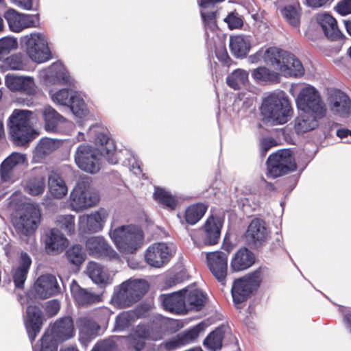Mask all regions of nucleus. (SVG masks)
I'll list each match as a JSON object with an SVG mask.
<instances>
[{"instance_id":"nucleus-1","label":"nucleus","mask_w":351,"mask_h":351,"mask_svg":"<svg viewBox=\"0 0 351 351\" xmlns=\"http://www.w3.org/2000/svg\"><path fill=\"white\" fill-rule=\"evenodd\" d=\"M263 121L271 125L287 123L293 113L291 101L284 91L270 93L263 100L261 107Z\"/></svg>"},{"instance_id":"nucleus-2","label":"nucleus","mask_w":351,"mask_h":351,"mask_svg":"<svg viewBox=\"0 0 351 351\" xmlns=\"http://www.w3.org/2000/svg\"><path fill=\"white\" fill-rule=\"evenodd\" d=\"M108 133V130L95 131V145L99 154L110 164L121 162L124 166L140 169V162L134 154L126 148L117 149L114 141Z\"/></svg>"},{"instance_id":"nucleus-3","label":"nucleus","mask_w":351,"mask_h":351,"mask_svg":"<svg viewBox=\"0 0 351 351\" xmlns=\"http://www.w3.org/2000/svg\"><path fill=\"white\" fill-rule=\"evenodd\" d=\"M265 63L271 65L285 77H300L304 74L301 61L291 52L276 47L266 49Z\"/></svg>"},{"instance_id":"nucleus-4","label":"nucleus","mask_w":351,"mask_h":351,"mask_svg":"<svg viewBox=\"0 0 351 351\" xmlns=\"http://www.w3.org/2000/svg\"><path fill=\"white\" fill-rule=\"evenodd\" d=\"M109 235L120 252L135 254L143 245L144 232L136 225H123L110 230Z\"/></svg>"},{"instance_id":"nucleus-5","label":"nucleus","mask_w":351,"mask_h":351,"mask_svg":"<svg viewBox=\"0 0 351 351\" xmlns=\"http://www.w3.org/2000/svg\"><path fill=\"white\" fill-rule=\"evenodd\" d=\"M28 110L16 109L10 115L8 122L10 140L17 146H23L33 141L38 133L29 125Z\"/></svg>"},{"instance_id":"nucleus-6","label":"nucleus","mask_w":351,"mask_h":351,"mask_svg":"<svg viewBox=\"0 0 351 351\" xmlns=\"http://www.w3.org/2000/svg\"><path fill=\"white\" fill-rule=\"evenodd\" d=\"M262 282V268L258 267L247 275L235 279L231 288L232 300L237 308L242 302L256 292Z\"/></svg>"},{"instance_id":"nucleus-7","label":"nucleus","mask_w":351,"mask_h":351,"mask_svg":"<svg viewBox=\"0 0 351 351\" xmlns=\"http://www.w3.org/2000/svg\"><path fill=\"white\" fill-rule=\"evenodd\" d=\"M91 180L84 178L78 181L70 194L72 209L79 212L95 206L99 200V194L91 188Z\"/></svg>"},{"instance_id":"nucleus-8","label":"nucleus","mask_w":351,"mask_h":351,"mask_svg":"<svg viewBox=\"0 0 351 351\" xmlns=\"http://www.w3.org/2000/svg\"><path fill=\"white\" fill-rule=\"evenodd\" d=\"M267 176L276 178L293 172L297 164L290 149H282L269 156L266 161Z\"/></svg>"},{"instance_id":"nucleus-9","label":"nucleus","mask_w":351,"mask_h":351,"mask_svg":"<svg viewBox=\"0 0 351 351\" xmlns=\"http://www.w3.org/2000/svg\"><path fill=\"white\" fill-rule=\"evenodd\" d=\"M21 45L29 58L37 63L45 62L51 58V53L45 36L40 33L31 34L21 38Z\"/></svg>"},{"instance_id":"nucleus-10","label":"nucleus","mask_w":351,"mask_h":351,"mask_svg":"<svg viewBox=\"0 0 351 351\" xmlns=\"http://www.w3.org/2000/svg\"><path fill=\"white\" fill-rule=\"evenodd\" d=\"M76 88H62L53 94L51 99L59 105L69 107L76 117L82 118L88 114V109L84 99L75 90Z\"/></svg>"},{"instance_id":"nucleus-11","label":"nucleus","mask_w":351,"mask_h":351,"mask_svg":"<svg viewBox=\"0 0 351 351\" xmlns=\"http://www.w3.org/2000/svg\"><path fill=\"white\" fill-rule=\"evenodd\" d=\"M298 109L304 112H311L315 116L324 117L326 109L320 94L313 86H306L300 91L295 99Z\"/></svg>"},{"instance_id":"nucleus-12","label":"nucleus","mask_w":351,"mask_h":351,"mask_svg":"<svg viewBox=\"0 0 351 351\" xmlns=\"http://www.w3.org/2000/svg\"><path fill=\"white\" fill-rule=\"evenodd\" d=\"M96 148L97 147L96 146ZM97 149L91 145L80 144L76 149L75 162L82 171L94 174L100 170L101 162Z\"/></svg>"},{"instance_id":"nucleus-13","label":"nucleus","mask_w":351,"mask_h":351,"mask_svg":"<svg viewBox=\"0 0 351 351\" xmlns=\"http://www.w3.org/2000/svg\"><path fill=\"white\" fill-rule=\"evenodd\" d=\"M206 259L212 274L221 285L224 286L228 271V255L223 252L217 250L208 252Z\"/></svg>"},{"instance_id":"nucleus-14","label":"nucleus","mask_w":351,"mask_h":351,"mask_svg":"<svg viewBox=\"0 0 351 351\" xmlns=\"http://www.w3.org/2000/svg\"><path fill=\"white\" fill-rule=\"evenodd\" d=\"M40 218L41 213L37 206L33 204L27 206L17 223L19 232L26 237L34 234L38 227Z\"/></svg>"},{"instance_id":"nucleus-15","label":"nucleus","mask_w":351,"mask_h":351,"mask_svg":"<svg viewBox=\"0 0 351 351\" xmlns=\"http://www.w3.org/2000/svg\"><path fill=\"white\" fill-rule=\"evenodd\" d=\"M45 248L48 254L56 255L63 252L69 245V240L57 228L45 231L43 239Z\"/></svg>"},{"instance_id":"nucleus-16","label":"nucleus","mask_w":351,"mask_h":351,"mask_svg":"<svg viewBox=\"0 0 351 351\" xmlns=\"http://www.w3.org/2000/svg\"><path fill=\"white\" fill-rule=\"evenodd\" d=\"M35 298L47 299L60 293V287L55 276L42 275L38 278L34 285Z\"/></svg>"},{"instance_id":"nucleus-17","label":"nucleus","mask_w":351,"mask_h":351,"mask_svg":"<svg viewBox=\"0 0 351 351\" xmlns=\"http://www.w3.org/2000/svg\"><path fill=\"white\" fill-rule=\"evenodd\" d=\"M268 232L264 220L253 219L245 232V237L247 244L253 248L261 247L266 241Z\"/></svg>"},{"instance_id":"nucleus-18","label":"nucleus","mask_w":351,"mask_h":351,"mask_svg":"<svg viewBox=\"0 0 351 351\" xmlns=\"http://www.w3.org/2000/svg\"><path fill=\"white\" fill-rule=\"evenodd\" d=\"M331 112L340 117H348L351 114V99L339 89L332 90L328 97Z\"/></svg>"},{"instance_id":"nucleus-19","label":"nucleus","mask_w":351,"mask_h":351,"mask_svg":"<svg viewBox=\"0 0 351 351\" xmlns=\"http://www.w3.org/2000/svg\"><path fill=\"white\" fill-rule=\"evenodd\" d=\"M45 82L51 84L65 85L77 88V82L71 77L69 71L61 62L52 64L45 73Z\"/></svg>"},{"instance_id":"nucleus-20","label":"nucleus","mask_w":351,"mask_h":351,"mask_svg":"<svg viewBox=\"0 0 351 351\" xmlns=\"http://www.w3.org/2000/svg\"><path fill=\"white\" fill-rule=\"evenodd\" d=\"M205 328L206 324L204 322H201L167 341L165 348L168 350H174L180 346L189 344L195 341L199 336V334L204 331Z\"/></svg>"},{"instance_id":"nucleus-21","label":"nucleus","mask_w":351,"mask_h":351,"mask_svg":"<svg viewBox=\"0 0 351 351\" xmlns=\"http://www.w3.org/2000/svg\"><path fill=\"white\" fill-rule=\"evenodd\" d=\"M171 258L169 247L165 243H157L149 246L146 250L145 259L152 267L160 268L166 265Z\"/></svg>"},{"instance_id":"nucleus-22","label":"nucleus","mask_w":351,"mask_h":351,"mask_svg":"<svg viewBox=\"0 0 351 351\" xmlns=\"http://www.w3.org/2000/svg\"><path fill=\"white\" fill-rule=\"evenodd\" d=\"M5 84L12 92L18 91L28 96L36 94L35 82L32 77L7 74L5 77Z\"/></svg>"},{"instance_id":"nucleus-23","label":"nucleus","mask_w":351,"mask_h":351,"mask_svg":"<svg viewBox=\"0 0 351 351\" xmlns=\"http://www.w3.org/2000/svg\"><path fill=\"white\" fill-rule=\"evenodd\" d=\"M26 313L25 328L29 339L32 343L41 330L44 317L41 309L36 305H29L27 307Z\"/></svg>"},{"instance_id":"nucleus-24","label":"nucleus","mask_w":351,"mask_h":351,"mask_svg":"<svg viewBox=\"0 0 351 351\" xmlns=\"http://www.w3.org/2000/svg\"><path fill=\"white\" fill-rule=\"evenodd\" d=\"M184 291L183 289L169 294H161L160 298L164 309L178 315L186 314L189 308L186 304Z\"/></svg>"},{"instance_id":"nucleus-25","label":"nucleus","mask_w":351,"mask_h":351,"mask_svg":"<svg viewBox=\"0 0 351 351\" xmlns=\"http://www.w3.org/2000/svg\"><path fill=\"white\" fill-rule=\"evenodd\" d=\"M86 247L90 255L95 257L117 258V253L101 237H92L86 242Z\"/></svg>"},{"instance_id":"nucleus-26","label":"nucleus","mask_w":351,"mask_h":351,"mask_svg":"<svg viewBox=\"0 0 351 351\" xmlns=\"http://www.w3.org/2000/svg\"><path fill=\"white\" fill-rule=\"evenodd\" d=\"M27 165V156L25 154L14 152L7 156L0 165V178L2 182H9L14 168Z\"/></svg>"},{"instance_id":"nucleus-27","label":"nucleus","mask_w":351,"mask_h":351,"mask_svg":"<svg viewBox=\"0 0 351 351\" xmlns=\"http://www.w3.org/2000/svg\"><path fill=\"white\" fill-rule=\"evenodd\" d=\"M315 19L328 39L335 41L344 37L338 28L336 19L331 14L326 12L317 14Z\"/></svg>"},{"instance_id":"nucleus-28","label":"nucleus","mask_w":351,"mask_h":351,"mask_svg":"<svg viewBox=\"0 0 351 351\" xmlns=\"http://www.w3.org/2000/svg\"><path fill=\"white\" fill-rule=\"evenodd\" d=\"M18 263L19 265L13 274V282L16 289H23L32 260L26 252L21 251L19 254Z\"/></svg>"},{"instance_id":"nucleus-29","label":"nucleus","mask_w":351,"mask_h":351,"mask_svg":"<svg viewBox=\"0 0 351 351\" xmlns=\"http://www.w3.org/2000/svg\"><path fill=\"white\" fill-rule=\"evenodd\" d=\"M255 255L247 247L238 250L230 261V269L234 272L241 271L252 267L255 263Z\"/></svg>"},{"instance_id":"nucleus-30","label":"nucleus","mask_w":351,"mask_h":351,"mask_svg":"<svg viewBox=\"0 0 351 351\" xmlns=\"http://www.w3.org/2000/svg\"><path fill=\"white\" fill-rule=\"evenodd\" d=\"M42 117L44 121V128L48 132H60L61 125L66 121L65 117L50 106L43 108Z\"/></svg>"},{"instance_id":"nucleus-31","label":"nucleus","mask_w":351,"mask_h":351,"mask_svg":"<svg viewBox=\"0 0 351 351\" xmlns=\"http://www.w3.org/2000/svg\"><path fill=\"white\" fill-rule=\"evenodd\" d=\"M50 335H53L60 342L73 337L74 327L71 317L66 316L57 319L51 327Z\"/></svg>"},{"instance_id":"nucleus-32","label":"nucleus","mask_w":351,"mask_h":351,"mask_svg":"<svg viewBox=\"0 0 351 351\" xmlns=\"http://www.w3.org/2000/svg\"><path fill=\"white\" fill-rule=\"evenodd\" d=\"M222 228V223L219 218L214 216L209 217L203 227L205 232V237L204 239V244L205 245H214L218 243L221 230Z\"/></svg>"},{"instance_id":"nucleus-33","label":"nucleus","mask_w":351,"mask_h":351,"mask_svg":"<svg viewBox=\"0 0 351 351\" xmlns=\"http://www.w3.org/2000/svg\"><path fill=\"white\" fill-rule=\"evenodd\" d=\"M104 219V213L99 211L80 217V230L84 233L97 232L101 230Z\"/></svg>"},{"instance_id":"nucleus-34","label":"nucleus","mask_w":351,"mask_h":351,"mask_svg":"<svg viewBox=\"0 0 351 351\" xmlns=\"http://www.w3.org/2000/svg\"><path fill=\"white\" fill-rule=\"evenodd\" d=\"M229 47L234 57L243 58L251 49V42L249 37L243 34L230 36Z\"/></svg>"},{"instance_id":"nucleus-35","label":"nucleus","mask_w":351,"mask_h":351,"mask_svg":"<svg viewBox=\"0 0 351 351\" xmlns=\"http://www.w3.org/2000/svg\"><path fill=\"white\" fill-rule=\"evenodd\" d=\"M319 116H315L314 113L306 112L302 113L295 119L294 129L298 134L306 133L315 129L318 126V119Z\"/></svg>"},{"instance_id":"nucleus-36","label":"nucleus","mask_w":351,"mask_h":351,"mask_svg":"<svg viewBox=\"0 0 351 351\" xmlns=\"http://www.w3.org/2000/svg\"><path fill=\"white\" fill-rule=\"evenodd\" d=\"M71 292L75 301L80 306L95 304L99 301L98 295L82 288L75 280H73L71 285Z\"/></svg>"},{"instance_id":"nucleus-37","label":"nucleus","mask_w":351,"mask_h":351,"mask_svg":"<svg viewBox=\"0 0 351 351\" xmlns=\"http://www.w3.org/2000/svg\"><path fill=\"white\" fill-rule=\"evenodd\" d=\"M48 189L56 199H61L67 194V186L59 174L51 172L48 177Z\"/></svg>"},{"instance_id":"nucleus-38","label":"nucleus","mask_w":351,"mask_h":351,"mask_svg":"<svg viewBox=\"0 0 351 351\" xmlns=\"http://www.w3.org/2000/svg\"><path fill=\"white\" fill-rule=\"evenodd\" d=\"M27 65V56L23 53H16L4 58L0 64L2 71L23 70Z\"/></svg>"},{"instance_id":"nucleus-39","label":"nucleus","mask_w":351,"mask_h":351,"mask_svg":"<svg viewBox=\"0 0 351 351\" xmlns=\"http://www.w3.org/2000/svg\"><path fill=\"white\" fill-rule=\"evenodd\" d=\"M64 251L68 262L77 267H80L86 258V250L80 244L68 245Z\"/></svg>"},{"instance_id":"nucleus-40","label":"nucleus","mask_w":351,"mask_h":351,"mask_svg":"<svg viewBox=\"0 0 351 351\" xmlns=\"http://www.w3.org/2000/svg\"><path fill=\"white\" fill-rule=\"evenodd\" d=\"M226 329V326L221 324L210 332L203 341L204 347L213 351L221 349Z\"/></svg>"},{"instance_id":"nucleus-41","label":"nucleus","mask_w":351,"mask_h":351,"mask_svg":"<svg viewBox=\"0 0 351 351\" xmlns=\"http://www.w3.org/2000/svg\"><path fill=\"white\" fill-rule=\"evenodd\" d=\"M185 294L186 304H188L187 308L193 309L196 311H201L204 306L207 295L200 289H195L193 291H188L185 289L184 291Z\"/></svg>"},{"instance_id":"nucleus-42","label":"nucleus","mask_w":351,"mask_h":351,"mask_svg":"<svg viewBox=\"0 0 351 351\" xmlns=\"http://www.w3.org/2000/svg\"><path fill=\"white\" fill-rule=\"evenodd\" d=\"M112 302L120 308L129 307L137 302L128 287H123V283L121 284L119 289L114 291L112 297Z\"/></svg>"},{"instance_id":"nucleus-43","label":"nucleus","mask_w":351,"mask_h":351,"mask_svg":"<svg viewBox=\"0 0 351 351\" xmlns=\"http://www.w3.org/2000/svg\"><path fill=\"white\" fill-rule=\"evenodd\" d=\"M62 141L57 138H43L36 145L34 154L38 158H44L58 149Z\"/></svg>"},{"instance_id":"nucleus-44","label":"nucleus","mask_w":351,"mask_h":351,"mask_svg":"<svg viewBox=\"0 0 351 351\" xmlns=\"http://www.w3.org/2000/svg\"><path fill=\"white\" fill-rule=\"evenodd\" d=\"M153 197L164 208H168L170 210H174L179 203L176 196L173 195L170 192L160 187L155 189Z\"/></svg>"},{"instance_id":"nucleus-45","label":"nucleus","mask_w":351,"mask_h":351,"mask_svg":"<svg viewBox=\"0 0 351 351\" xmlns=\"http://www.w3.org/2000/svg\"><path fill=\"white\" fill-rule=\"evenodd\" d=\"M280 12L287 23L294 27H299L301 17V8L299 4L285 5Z\"/></svg>"},{"instance_id":"nucleus-46","label":"nucleus","mask_w":351,"mask_h":351,"mask_svg":"<svg viewBox=\"0 0 351 351\" xmlns=\"http://www.w3.org/2000/svg\"><path fill=\"white\" fill-rule=\"evenodd\" d=\"M123 287H128L137 302L146 294L149 288L148 282L143 279L126 280L123 282Z\"/></svg>"},{"instance_id":"nucleus-47","label":"nucleus","mask_w":351,"mask_h":351,"mask_svg":"<svg viewBox=\"0 0 351 351\" xmlns=\"http://www.w3.org/2000/svg\"><path fill=\"white\" fill-rule=\"evenodd\" d=\"M207 206L202 203H197L189 206L184 215L186 222L190 225H195L204 215Z\"/></svg>"},{"instance_id":"nucleus-48","label":"nucleus","mask_w":351,"mask_h":351,"mask_svg":"<svg viewBox=\"0 0 351 351\" xmlns=\"http://www.w3.org/2000/svg\"><path fill=\"white\" fill-rule=\"evenodd\" d=\"M3 17L12 32H20L23 29V13H20L13 8H9L4 12Z\"/></svg>"},{"instance_id":"nucleus-49","label":"nucleus","mask_w":351,"mask_h":351,"mask_svg":"<svg viewBox=\"0 0 351 351\" xmlns=\"http://www.w3.org/2000/svg\"><path fill=\"white\" fill-rule=\"evenodd\" d=\"M87 274L92 281L100 288H104L107 285V279L100 265L90 262L87 266Z\"/></svg>"},{"instance_id":"nucleus-50","label":"nucleus","mask_w":351,"mask_h":351,"mask_svg":"<svg viewBox=\"0 0 351 351\" xmlns=\"http://www.w3.org/2000/svg\"><path fill=\"white\" fill-rule=\"evenodd\" d=\"M247 80L248 73L245 70L237 69L227 76L226 84L234 90H239Z\"/></svg>"},{"instance_id":"nucleus-51","label":"nucleus","mask_w":351,"mask_h":351,"mask_svg":"<svg viewBox=\"0 0 351 351\" xmlns=\"http://www.w3.org/2000/svg\"><path fill=\"white\" fill-rule=\"evenodd\" d=\"M252 75L256 80L262 82L278 83L280 80L278 73L271 71L265 66H260L254 69Z\"/></svg>"},{"instance_id":"nucleus-52","label":"nucleus","mask_w":351,"mask_h":351,"mask_svg":"<svg viewBox=\"0 0 351 351\" xmlns=\"http://www.w3.org/2000/svg\"><path fill=\"white\" fill-rule=\"evenodd\" d=\"M40 345H35L33 347L34 351H36L37 347L39 351H58L59 343H60L53 335L45 332L40 340Z\"/></svg>"},{"instance_id":"nucleus-53","label":"nucleus","mask_w":351,"mask_h":351,"mask_svg":"<svg viewBox=\"0 0 351 351\" xmlns=\"http://www.w3.org/2000/svg\"><path fill=\"white\" fill-rule=\"evenodd\" d=\"M45 189V180L43 178L29 179L25 186V191L33 196L41 195Z\"/></svg>"},{"instance_id":"nucleus-54","label":"nucleus","mask_w":351,"mask_h":351,"mask_svg":"<svg viewBox=\"0 0 351 351\" xmlns=\"http://www.w3.org/2000/svg\"><path fill=\"white\" fill-rule=\"evenodd\" d=\"M18 47L17 39L11 36H4L0 38V60L8 55L11 51Z\"/></svg>"},{"instance_id":"nucleus-55","label":"nucleus","mask_w":351,"mask_h":351,"mask_svg":"<svg viewBox=\"0 0 351 351\" xmlns=\"http://www.w3.org/2000/svg\"><path fill=\"white\" fill-rule=\"evenodd\" d=\"M132 320V315L129 312H122L115 318L114 331L121 332L128 328Z\"/></svg>"},{"instance_id":"nucleus-56","label":"nucleus","mask_w":351,"mask_h":351,"mask_svg":"<svg viewBox=\"0 0 351 351\" xmlns=\"http://www.w3.org/2000/svg\"><path fill=\"white\" fill-rule=\"evenodd\" d=\"M57 226L69 235L75 232L74 217L71 215L60 216L57 219Z\"/></svg>"},{"instance_id":"nucleus-57","label":"nucleus","mask_w":351,"mask_h":351,"mask_svg":"<svg viewBox=\"0 0 351 351\" xmlns=\"http://www.w3.org/2000/svg\"><path fill=\"white\" fill-rule=\"evenodd\" d=\"M223 21L230 29H240L243 25V17L236 11L228 13Z\"/></svg>"},{"instance_id":"nucleus-58","label":"nucleus","mask_w":351,"mask_h":351,"mask_svg":"<svg viewBox=\"0 0 351 351\" xmlns=\"http://www.w3.org/2000/svg\"><path fill=\"white\" fill-rule=\"evenodd\" d=\"M117 347L116 341L112 337L98 341L90 351H113Z\"/></svg>"},{"instance_id":"nucleus-59","label":"nucleus","mask_w":351,"mask_h":351,"mask_svg":"<svg viewBox=\"0 0 351 351\" xmlns=\"http://www.w3.org/2000/svg\"><path fill=\"white\" fill-rule=\"evenodd\" d=\"M201 16L204 25L211 31H215L217 28L216 17L217 12L211 11L208 12H201Z\"/></svg>"},{"instance_id":"nucleus-60","label":"nucleus","mask_w":351,"mask_h":351,"mask_svg":"<svg viewBox=\"0 0 351 351\" xmlns=\"http://www.w3.org/2000/svg\"><path fill=\"white\" fill-rule=\"evenodd\" d=\"M186 275L184 271L176 272L167 277L165 281V285L169 288L173 287L178 284L183 282L186 280Z\"/></svg>"},{"instance_id":"nucleus-61","label":"nucleus","mask_w":351,"mask_h":351,"mask_svg":"<svg viewBox=\"0 0 351 351\" xmlns=\"http://www.w3.org/2000/svg\"><path fill=\"white\" fill-rule=\"evenodd\" d=\"M23 29L29 27H36L40 23L39 14H29L23 13Z\"/></svg>"},{"instance_id":"nucleus-62","label":"nucleus","mask_w":351,"mask_h":351,"mask_svg":"<svg viewBox=\"0 0 351 351\" xmlns=\"http://www.w3.org/2000/svg\"><path fill=\"white\" fill-rule=\"evenodd\" d=\"M334 9L341 16L351 14V0H341Z\"/></svg>"},{"instance_id":"nucleus-63","label":"nucleus","mask_w":351,"mask_h":351,"mask_svg":"<svg viewBox=\"0 0 351 351\" xmlns=\"http://www.w3.org/2000/svg\"><path fill=\"white\" fill-rule=\"evenodd\" d=\"M277 145L276 141L273 138H263L261 143L260 154L262 158L265 157L268 151Z\"/></svg>"},{"instance_id":"nucleus-64","label":"nucleus","mask_w":351,"mask_h":351,"mask_svg":"<svg viewBox=\"0 0 351 351\" xmlns=\"http://www.w3.org/2000/svg\"><path fill=\"white\" fill-rule=\"evenodd\" d=\"M60 303L58 300H51L46 302L45 312L49 317H53L59 312Z\"/></svg>"}]
</instances>
